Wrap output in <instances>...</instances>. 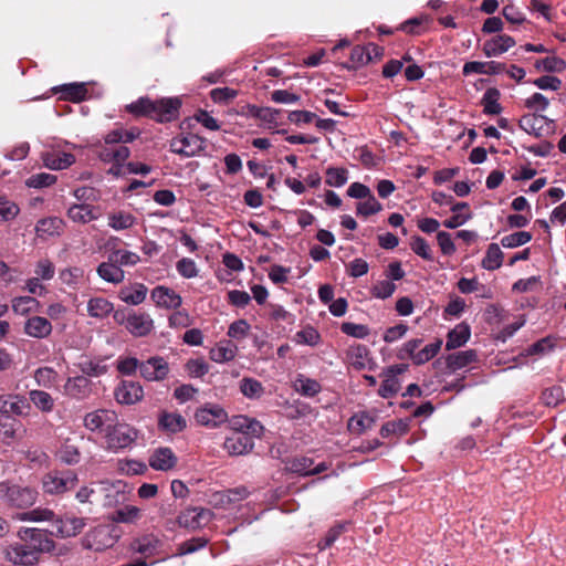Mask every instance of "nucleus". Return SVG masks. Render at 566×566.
<instances>
[{
    "mask_svg": "<svg viewBox=\"0 0 566 566\" xmlns=\"http://www.w3.org/2000/svg\"><path fill=\"white\" fill-rule=\"evenodd\" d=\"M249 491L245 486H238L234 489L214 492L210 497V503L214 507L226 509L231 504H234L247 499Z\"/></svg>",
    "mask_w": 566,
    "mask_h": 566,
    "instance_id": "obj_10",
    "label": "nucleus"
},
{
    "mask_svg": "<svg viewBox=\"0 0 566 566\" xmlns=\"http://www.w3.org/2000/svg\"><path fill=\"white\" fill-rule=\"evenodd\" d=\"M238 96V91L230 87H217L210 92V97L214 103L227 104Z\"/></svg>",
    "mask_w": 566,
    "mask_h": 566,
    "instance_id": "obj_58",
    "label": "nucleus"
},
{
    "mask_svg": "<svg viewBox=\"0 0 566 566\" xmlns=\"http://www.w3.org/2000/svg\"><path fill=\"white\" fill-rule=\"evenodd\" d=\"M97 274L101 279L109 283H120L124 280V271L116 263L108 260V262H103L97 268Z\"/></svg>",
    "mask_w": 566,
    "mask_h": 566,
    "instance_id": "obj_24",
    "label": "nucleus"
},
{
    "mask_svg": "<svg viewBox=\"0 0 566 566\" xmlns=\"http://www.w3.org/2000/svg\"><path fill=\"white\" fill-rule=\"evenodd\" d=\"M136 222V218L128 212L117 211L108 214V226L116 230H126L132 228Z\"/></svg>",
    "mask_w": 566,
    "mask_h": 566,
    "instance_id": "obj_32",
    "label": "nucleus"
},
{
    "mask_svg": "<svg viewBox=\"0 0 566 566\" xmlns=\"http://www.w3.org/2000/svg\"><path fill=\"white\" fill-rule=\"evenodd\" d=\"M237 352V346L231 342H228L226 345H219L216 348L210 350V358L217 363L229 361L234 358Z\"/></svg>",
    "mask_w": 566,
    "mask_h": 566,
    "instance_id": "obj_43",
    "label": "nucleus"
},
{
    "mask_svg": "<svg viewBox=\"0 0 566 566\" xmlns=\"http://www.w3.org/2000/svg\"><path fill=\"white\" fill-rule=\"evenodd\" d=\"M158 426L166 432L177 433L186 428L187 421L179 413L164 411L159 416Z\"/></svg>",
    "mask_w": 566,
    "mask_h": 566,
    "instance_id": "obj_22",
    "label": "nucleus"
},
{
    "mask_svg": "<svg viewBox=\"0 0 566 566\" xmlns=\"http://www.w3.org/2000/svg\"><path fill=\"white\" fill-rule=\"evenodd\" d=\"M142 516L137 506L126 505L112 513L111 520L116 523H134Z\"/></svg>",
    "mask_w": 566,
    "mask_h": 566,
    "instance_id": "obj_38",
    "label": "nucleus"
},
{
    "mask_svg": "<svg viewBox=\"0 0 566 566\" xmlns=\"http://www.w3.org/2000/svg\"><path fill=\"white\" fill-rule=\"evenodd\" d=\"M177 463V457L169 448H158L149 457V465L157 471H169Z\"/></svg>",
    "mask_w": 566,
    "mask_h": 566,
    "instance_id": "obj_15",
    "label": "nucleus"
},
{
    "mask_svg": "<svg viewBox=\"0 0 566 566\" xmlns=\"http://www.w3.org/2000/svg\"><path fill=\"white\" fill-rule=\"evenodd\" d=\"M180 106V102L177 98H165L156 102L155 119L158 122L171 120Z\"/></svg>",
    "mask_w": 566,
    "mask_h": 566,
    "instance_id": "obj_23",
    "label": "nucleus"
},
{
    "mask_svg": "<svg viewBox=\"0 0 566 566\" xmlns=\"http://www.w3.org/2000/svg\"><path fill=\"white\" fill-rule=\"evenodd\" d=\"M184 157H193L205 149L206 139L195 135H182Z\"/></svg>",
    "mask_w": 566,
    "mask_h": 566,
    "instance_id": "obj_34",
    "label": "nucleus"
},
{
    "mask_svg": "<svg viewBox=\"0 0 566 566\" xmlns=\"http://www.w3.org/2000/svg\"><path fill=\"white\" fill-rule=\"evenodd\" d=\"M18 537L21 542H25L30 545L32 551L36 552V556L40 558L42 553H50L54 549V542L48 536L46 532L35 527H23L18 532Z\"/></svg>",
    "mask_w": 566,
    "mask_h": 566,
    "instance_id": "obj_4",
    "label": "nucleus"
},
{
    "mask_svg": "<svg viewBox=\"0 0 566 566\" xmlns=\"http://www.w3.org/2000/svg\"><path fill=\"white\" fill-rule=\"evenodd\" d=\"M411 250L424 260H432L431 249L421 237H413L410 243Z\"/></svg>",
    "mask_w": 566,
    "mask_h": 566,
    "instance_id": "obj_63",
    "label": "nucleus"
},
{
    "mask_svg": "<svg viewBox=\"0 0 566 566\" xmlns=\"http://www.w3.org/2000/svg\"><path fill=\"white\" fill-rule=\"evenodd\" d=\"M366 199V201L359 202L357 205V214L368 217L379 212L382 209V206L376 200V198L373 195Z\"/></svg>",
    "mask_w": 566,
    "mask_h": 566,
    "instance_id": "obj_61",
    "label": "nucleus"
},
{
    "mask_svg": "<svg viewBox=\"0 0 566 566\" xmlns=\"http://www.w3.org/2000/svg\"><path fill=\"white\" fill-rule=\"evenodd\" d=\"M57 457L65 464L72 465L80 462L81 453L78 447L67 439L60 448Z\"/></svg>",
    "mask_w": 566,
    "mask_h": 566,
    "instance_id": "obj_36",
    "label": "nucleus"
},
{
    "mask_svg": "<svg viewBox=\"0 0 566 566\" xmlns=\"http://www.w3.org/2000/svg\"><path fill=\"white\" fill-rule=\"evenodd\" d=\"M65 390L75 398H83L90 392V380L85 376L70 378L65 384Z\"/></svg>",
    "mask_w": 566,
    "mask_h": 566,
    "instance_id": "obj_31",
    "label": "nucleus"
},
{
    "mask_svg": "<svg viewBox=\"0 0 566 566\" xmlns=\"http://www.w3.org/2000/svg\"><path fill=\"white\" fill-rule=\"evenodd\" d=\"M295 390L302 396L313 397L321 391V385L317 380L298 375L294 381Z\"/></svg>",
    "mask_w": 566,
    "mask_h": 566,
    "instance_id": "obj_33",
    "label": "nucleus"
},
{
    "mask_svg": "<svg viewBox=\"0 0 566 566\" xmlns=\"http://www.w3.org/2000/svg\"><path fill=\"white\" fill-rule=\"evenodd\" d=\"M29 399L42 412H51L54 408V399L46 391L31 390Z\"/></svg>",
    "mask_w": 566,
    "mask_h": 566,
    "instance_id": "obj_37",
    "label": "nucleus"
},
{
    "mask_svg": "<svg viewBox=\"0 0 566 566\" xmlns=\"http://www.w3.org/2000/svg\"><path fill=\"white\" fill-rule=\"evenodd\" d=\"M6 558L17 565L31 566L38 563L36 552L32 551L25 542L21 544L10 545L4 551Z\"/></svg>",
    "mask_w": 566,
    "mask_h": 566,
    "instance_id": "obj_8",
    "label": "nucleus"
},
{
    "mask_svg": "<svg viewBox=\"0 0 566 566\" xmlns=\"http://www.w3.org/2000/svg\"><path fill=\"white\" fill-rule=\"evenodd\" d=\"M24 333L33 338H45L52 333V324L42 316H32L24 323Z\"/></svg>",
    "mask_w": 566,
    "mask_h": 566,
    "instance_id": "obj_16",
    "label": "nucleus"
},
{
    "mask_svg": "<svg viewBox=\"0 0 566 566\" xmlns=\"http://www.w3.org/2000/svg\"><path fill=\"white\" fill-rule=\"evenodd\" d=\"M195 419L199 424L214 428L227 420V413L221 407L211 405L197 410Z\"/></svg>",
    "mask_w": 566,
    "mask_h": 566,
    "instance_id": "obj_13",
    "label": "nucleus"
},
{
    "mask_svg": "<svg viewBox=\"0 0 566 566\" xmlns=\"http://www.w3.org/2000/svg\"><path fill=\"white\" fill-rule=\"evenodd\" d=\"M318 340L319 334L313 327L304 328L294 336V342L298 345L315 346Z\"/></svg>",
    "mask_w": 566,
    "mask_h": 566,
    "instance_id": "obj_56",
    "label": "nucleus"
},
{
    "mask_svg": "<svg viewBox=\"0 0 566 566\" xmlns=\"http://www.w3.org/2000/svg\"><path fill=\"white\" fill-rule=\"evenodd\" d=\"M442 345V340L438 339L437 342L424 346L421 350H419L413 356V363L417 365H422L433 358L438 352L440 350Z\"/></svg>",
    "mask_w": 566,
    "mask_h": 566,
    "instance_id": "obj_49",
    "label": "nucleus"
},
{
    "mask_svg": "<svg viewBox=\"0 0 566 566\" xmlns=\"http://www.w3.org/2000/svg\"><path fill=\"white\" fill-rule=\"evenodd\" d=\"M253 439L244 431H234L223 443L224 449L231 455L248 453L253 449Z\"/></svg>",
    "mask_w": 566,
    "mask_h": 566,
    "instance_id": "obj_11",
    "label": "nucleus"
},
{
    "mask_svg": "<svg viewBox=\"0 0 566 566\" xmlns=\"http://www.w3.org/2000/svg\"><path fill=\"white\" fill-rule=\"evenodd\" d=\"M518 126L537 138H545L556 133L555 120L538 113L523 115L518 120Z\"/></svg>",
    "mask_w": 566,
    "mask_h": 566,
    "instance_id": "obj_1",
    "label": "nucleus"
},
{
    "mask_svg": "<svg viewBox=\"0 0 566 566\" xmlns=\"http://www.w3.org/2000/svg\"><path fill=\"white\" fill-rule=\"evenodd\" d=\"M314 462L311 458L301 457L293 459L290 464L289 469L294 472L302 475H313L318 474L327 469L326 464L324 462L313 467Z\"/></svg>",
    "mask_w": 566,
    "mask_h": 566,
    "instance_id": "obj_19",
    "label": "nucleus"
},
{
    "mask_svg": "<svg viewBox=\"0 0 566 566\" xmlns=\"http://www.w3.org/2000/svg\"><path fill=\"white\" fill-rule=\"evenodd\" d=\"M395 291L396 284L388 280L377 282L371 290L373 295L381 300L391 296Z\"/></svg>",
    "mask_w": 566,
    "mask_h": 566,
    "instance_id": "obj_64",
    "label": "nucleus"
},
{
    "mask_svg": "<svg viewBox=\"0 0 566 566\" xmlns=\"http://www.w3.org/2000/svg\"><path fill=\"white\" fill-rule=\"evenodd\" d=\"M470 338V328L464 323L457 325L449 332L446 348L455 349L464 345Z\"/></svg>",
    "mask_w": 566,
    "mask_h": 566,
    "instance_id": "obj_25",
    "label": "nucleus"
},
{
    "mask_svg": "<svg viewBox=\"0 0 566 566\" xmlns=\"http://www.w3.org/2000/svg\"><path fill=\"white\" fill-rule=\"evenodd\" d=\"M56 181V177L51 174L41 172L31 176L27 180V186L31 188H43L53 185Z\"/></svg>",
    "mask_w": 566,
    "mask_h": 566,
    "instance_id": "obj_62",
    "label": "nucleus"
},
{
    "mask_svg": "<svg viewBox=\"0 0 566 566\" xmlns=\"http://www.w3.org/2000/svg\"><path fill=\"white\" fill-rule=\"evenodd\" d=\"M241 392L250 399H258L264 394L262 384L253 378H243L240 381Z\"/></svg>",
    "mask_w": 566,
    "mask_h": 566,
    "instance_id": "obj_41",
    "label": "nucleus"
},
{
    "mask_svg": "<svg viewBox=\"0 0 566 566\" xmlns=\"http://www.w3.org/2000/svg\"><path fill=\"white\" fill-rule=\"evenodd\" d=\"M139 373L147 381H161L169 373V365L163 357H150L146 361H140Z\"/></svg>",
    "mask_w": 566,
    "mask_h": 566,
    "instance_id": "obj_5",
    "label": "nucleus"
},
{
    "mask_svg": "<svg viewBox=\"0 0 566 566\" xmlns=\"http://www.w3.org/2000/svg\"><path fill=\"white\" fill-rule=\"evenodd\" d=\"M61 92H63L64 98L81 102L85 98L87 88L84 83H72L63 85Z\"/></svg>",
    "mask_w": 566,
    "mask_h": 566,
    "instance_id": "obj_45",
    "label": "nucleus"
},
{
    "mask_svg": "<svg viewBox=\"0 0 566 566\" xmlns=\"http://www.w3.org/2000/svg\"><path fill=\"white\" fill-rule=\"evenodd\" d=\"M125 485L120 482H101L99 492L104 495L103 504L105 506H114L124 500Z\"/></svg>",
    "mask_w": 566,
    "mask_h": 566,
    "instance_id": "obj_18",
    "label": "nucleus"
},
{
    "mask_svg": "<svg viewBox=\"0 0 566 566\" xmlns=\"http://www.w3.org/2000/svg\"><path fill=\"white\" fill-rule=\"evenodd\" d=\"M57 515L49 509L36 507L29 512H24L18 515V518L21 521H30V522H50L53 527L54 520H57Z\"/></svg>",
    "mask_w": 566,
    "mask_h": 566,
    "instance_id": "obj_30",
    "label": "nucleus"
},
{
    "mask_svg": "<svg viewBox=\"0 0 566 566\" xmlns=\"http://www.w3.org/2000/svg\"><path fill=\"white\" fill-rule=\"evenodd\" d=\"M138 136V133L134 130H125L123 128L114 129L107 133L104 137V140L107 145L119 144V143H130Z\"/></svg>",
    "mask_w": 566,
    "mask_h": 566,
    "instance_id": "obj_44",
    "label": "nucleus"
},
{
    "mask_svg": "<svg viewBox=\"0 0 566 566\" xmlns=\"http://www.w3.org/2000/svg\"><path fill=\"white\" fill-rule=\"evenodd\" d=\"M348 170L345 168L329 167L326 170L325 182L331 187H342L347 182Z\"/></svg>",
    "mask_w": 566,
    "mask_h": 566,
    "instance_id": "obj_48",
    "label": "nucleus"
},
{
    "mask_svg": "<svg viewBox=\"0 0 566 566\" xmlns=\"http://www.w3.org/2000/svg\"><path fill=\"white\" fill-rule=\"evenodd\" d=\"M85 526V518L83 517H57L54 520L53 528L50 534L60 538H67L76 536L82 532Z\"/></svg>",
    "mask_w": 566,
    "mask_h": 566,
    "instance_id": "obj_7",
    "label": "nucleus"
},
{
    "mask_svg": "<svg viewBox=\"0 0 566 566\" xmlns=\"http://www.w3.org/2000/svg\"><path fill=\"white\" fill-rule=\"evenodd\" d=\"M151 298L158 306L166 308H177L181 304V297L165 286L155 287L151 291Z\"/></svg>",
    "mask_w": 566,
    "mask_h": 566,
    "instance_id": "obj_17",
    "label": "nucleus"
},
{
    "mask_svg": "<svg viewBox=\"0 0 566 566\" xmlns=\"http://www.w3.org/2000/svg\"><path fill=\"white\" fill-rule=\"evenodd\" d=\"M400 389V382L394 374L386 375L382 384L379 387L378 394L382 398L394 397Z\"/></svg>",
    "mask_w": 566,
    "mask_h": 566,
    "instance_id": "obj_51",
    "label": "nucleus"
},
{
    "mask_svg": "<svg viewBox=\"0 0 566 566\" xmlns=\"http://www.w3.org/2000/svg\"><path fill=\"white\" fill-rule=\"evenodd\" d=\"M63 221L60 218H46L42 219L36 224V231L46 234H59L62 230Z\"/></svg>",
    "mask_w": 566,
    "mask_h": 566,
    "instance_id": "obj_52",
    "label": "nucleus"
},
{
    "mask_svg": "<svg viewBox=\"0 0 566 566\" xmlns=\"http://www.w3.org/2000/svg\"><path fill=\"white\" fill-rule=\"evenodd\" d=\"M113 533L114 527L111 525H98L85 534L82 538V545L86 549L104 551L116 543L117 535Z\"/></svg>",
    "mask_w": 566,
    "mask_h": 566,
    "instance_id": "obj_2",
    "label": "nucleus"
},
{
    "mask_svg": "<svg viewBox=\"0 0 566 566\" xmlns=\"http://www.w3.org/2000/svg\"><path fill=\"white\" fill-rule=\"evenodd\" d=\"M472 73L476 74H494L495 73V62H467L463 66V74L470 75Z\"/></svg>",
    "mask_w": 566,
    "mask_h": 566,
    "instance_id": "obj_47",
    "label": "nucleus"
},
{
    "mask_svg": "<svg viewBox=\"0 0 566 566\" xmlns=\"http://www.w3.org/2000/svg\"><path fill=\"white\" fill-rule=\"evenodd\" d=\"M67 216L73 221L83 223L98 218V214L95 212L94 208L85 203L73 205L70 207L67 210Z\"/></svg>",
    "mask_w": 566,
    "mask_h": 566,
    "instance_id": "obj_26",
    "label": "nucleus"
},
{
    "mask_svg": "<svg viewBox=\"0 0 566 566\" xmlns=\"http://www.w3.org/2000/svg\"><path fill=\"white\" fill-rule=\"evenodd\" d=\"M207 543L208 541L203 537L191 538L189 541L181 543L178 546V552L176 555L182 556L187 554H192L198 549L203 548L207 545Z\"/></svg>",
    "mask_w": 566,
    "mask_h": 566,
    "instance_id": "obj_59",
    "label": "nucleus"
},
{
    "mask_svg": "<svg viewBox=\"0 0 566 566\" xmlns=\"http://www.w3.org/2000/svg\"><path fill=\"white\" fill-rule=\"evenodd\" d=\"M39 305V302L31 296H19L12 300V310L20 315L36 312Z\"/></svg>",
    "mask_w": 566,
    "mask_h": 566,
    "instance_id": "obj_42",
    "label": "nucleus"
},
{
    "mask_svg": "<svg viewBox=\"0 0 566 566\" xmlns=\"http://www.w3.org/2000/svg\"><path fill=\"white\" fill-rule=\"evenodd\" d=\"M176 269L178 273L186 279H192L198 275L197 264L189 258L180 259L176 264Z\"/></svg>",
    "mask_w": 566,
    "mask_h": 566,
    "instance_id": "obj_60",
    "label": "nucleus"
},
{
    "mask_svg": "<svg viewBox=\"0 0 566 566\" xmlns=\"http://www.w3.org/2000/svg\"><path fill=\"white\" fill-rule=\"evenodd\" d=\"M532 240V233L528 231H517L501 239V244L504 248H517L528 243Z\"/></svg>",
    "mask_w": 566,
    "mask_h": 566,
    "instance_id": "obj_46",
    "label": "nucleus"
},
{
    "mask_svg": "<svg viewBox=\"0 0 566 566\" xmlns=\"http://www.w3.org/2000/svg\"><path fill=\"white\" fill-rule=\"evenodd\" d=\"M74 161V156L67 153L49 155L44 159L45 166L53 170L65 169Z\"/></svg>",
    "mask_w": 566,
    "mask_h": 566,
    "instance_id": "obj_40",
    "label": "nucleus"
},
{
    "mask_svg": "<svg viewBox=\"0 0 566 566\" xmlns=\"http://www.w3.org/2000/svg\"><path fill=\"white\" fill-rule=\"evenodd\" d=\"M147 287L143 284H136L132 287H124L119 292V297L127 304L138 305L146 298Z\"/></svg>",
    "mask_w": 566,
    "mask_h": 566,
    "instance_id": "obj_28",
    "label": "nucleus"
},
{
    "mask_svg": "<svg viewBox=\"0 0 566 566\" xmlns=\"http://www.w3.org/2000/svg\"><path fill=\"white\" fill-rule=\"evenodd\" d=\"M77 475L73 471H54L46 473L42 479L43 491L48 494H62L75 488Z\"/></svg>",
    "mask_w": 566,
    "mask_h": 566,
    "instance_id": "obj_3",
    "label": "nucleus"
},
{
    "mask_svg": "<svg viewBox=\"0 0 566 566\" xmlns=\"http://www.w3.org/2000/svg\"><path fill=\"white\" fill-rule=\"evenodd\" d=\"M534 67L537 71H545L548 73H562L566 70V62L556 55L537 59L534 62Z\"/></svg>",
    "mask_w": 566,
    "mask_h": 566,
    "instance_id": "obj_27",
    "label": "nucleus"
},
{
    "mask_svg": "<svg viewBox=\"0 0 566 566\" xmlns=\"http://www.w3.org/2000/svg\"><path fill=\"white\" fill-rule=\"evenodd\" d=\"M370 62L369 53L366 46L356 45L350 52V65L347 69H357Z\"/></svg>",
    "mask_w": 566,
    "mask_h": 566,
    "instance_id": "obj_55",
    "label": "nucleus"
},
{
    "mask_svg": "<svg viewBox=\"0 0 566 566\" xmlns=\"http://www.w3.org/2000/svg\"><path fill=\"white\" fill-rule=\"evenodd\" d=\"M126 328L136 337L148 335L154 328V322L146 313L132 314L127 317Z\"/></svg>",
    "mask_w": 566,
    "mask_h": 566,
    "instance_id": "obj_14",
    "label": "nucleus"
},
{
    "mask_svg": "<svg viewBox=\"0 0 566 566\" xmlns=\"http://www.w3.org/2000/svg\"><path fill=\"white\" fill-rule=\"evenodd\" d=\"M160 546L161 542L153 534L144 535L132 543L133 551L145 557L155 555Z\"/></svg>",
    "mask_w": 566,
    "mask_h": 566,
    "instance_id": "obj_21",
    "label": "nucleus"
},
{
    "mask_svg": "<svg viewBox=\"0 0 566 566\" xmlns=\"http://www.w3.org/2000/svg\"><path fill=\"white\" fill-rule=\"evenodd\" d=\"M155 106L156 102H153L148 98H140L129 106V111L138 115H148L151 118H155Z\"/></svg>",
    "mask_w": 566,
    "mask_h": 566,
    "instance_id": "obj_57",
    "label": "nucleus"
},
{
    "mask_svg": "<svg viewBox=\"0 0 566 566\" xmlns=\"http://www.w3.org/2000/svg\"><path fill=\"white\" fill-rule=\"evenodd\" d=\"M113 311V304L103 297L91 298L87 303V312L93 317H105Z\"/></svg>",
    "mask_w": 566,
    "mask_h": 566,
    "instance_id": "obj_39",
    "label": "nucleus"
},
{
    "mask_svg": "<svg viewBox=\"0 0 566 566\" xmlns=\"http://www.w3.org/2000/svg\"><path fill=\"white\" fill-rule=\"evenodd\" d=\"M409 423L407 420L389 421L382 424L380 434L382 438H388L391 434H405L408 431Z\"/></svg>",
    "mask_w": 566,
    "mask_h": 566,
    "instance_id": "obj_53",
    "label": "nucleus"
},
{
    "mask_svg": "<svg viewBox=\"0 0 566 566\" xmlns=\"http://www.w3.org/2000/svg\"><path fill=\"white\" fill-rule=\"evenodd\" d=\"M474 350H464L451 354L447 357V366L451 370L461 369L475 360Z\"/></svg>",
    "mask_w": 566,
    "mask_h": 566,
    "instance_id": "obj_35",
    "label": "nucleus"
},
{
    "mask_svg": "<svg viewBox=\"0 0 566 566\" xmlns=\"http://www.w3.org/2000/svg\"><path fill=\"white\" fill-rule=\"evenodd\" d=\"M556 340L557 338L548 335L546 337H543L538 339L537 342L530 345L525 350L524 354L526 356H543L556 347Z\"/></svg>",
    "mask_w": 566,
    "mask_h": 566,
    "instance_id": "obj_29",
    "label": "nucleus"
},
{
    "mask_svg": "<svg viewBox=\"0 0 566 566\" xmlns=\"http://www.w3.org/2000/svg\"><path fill=\"white\" fill-rule=\"evenodd\" d=\"M109 261L116 262L119 266L135 265L139 261V255L135 252L117 250L109 254Z\"/></svg>",
    "mask_w": 566,
    "mask_h": 566,
    "instance_id": "obj_54",
    "label": "nucleus"
},
{
    "mask_svg": "<svg viewBox=\"0 0 566 566\" xmlns=\"http://www.w3.org/2000/svg\"><path fill=\"white\" fill-rule=\"evenodd\" d=\"M114 396L122 405H134L143 399L144 389L138 382L124 380L115 388Z\"/></svg>",
    "mask_w": 566,
    "mask_h": 566,
    "instance_id": "obj_9",
    "label": "nucleus"
},
{
    "mask_svg": "<svg viewBox=\"0 0 566 566\" xmlns=\"http://www.w3.org/2000/svg\"><path fill=\"white\" fill-rule=\"evenodd\" d=\"M136 439V431L126 423L115 426L106 432V442L109 449H124Z\"/></svg>",
    "mask_w": 566,
    "mask_h": 566,
    "instance_id": "obj_6",
    "label": "nucleus"
},
{
    "mask_svg": "<svg viewBox=\"0 0 566 566\" xmlns=\"http://www.w3.org/2000/svg\"><path fill=\"white\" fill-rule=\"evenodd\" d=\"M31 410V405L23 396L2 395L0 396V412L3 415L27 416Z\"/></svg>",
    "mask_w": 566,
    "mask_h": 566,
    "instance_id": "obj_12",
    "label": "nucleus"
},
{
    "mask_svg": "<svg viewBox=\"0 0 566 566\" xmlns=\"http://www.w3.org/2000/svg\"><path fill=\"white\" fill-rule=\"evenodd\" d=\"M564 399V389L560 386H552L542 392V400L548 407H556Z\"/></svg>",
    "mask_w": 566,
    "mask_h": 566,
    "instance_id": "obj_50",
    "label": "nucleus"
},
{
    "mask_svg": "<svg viewBox=\"0 0 566 566\" xmlns=\"http://www.w3.org/2000/svg\"><path fill=\"white\" fill-rule=\"evenodd\" d=\"M36 500V492L30 488H21L12 485L11 494L8 504L15 507H27L34 504Z\"/></svg>",
    "mask_w": 566,
    "mask_h": 566,
    "instance_id": "obj_20",
    "label": "nucleus"
}]
</instances>
